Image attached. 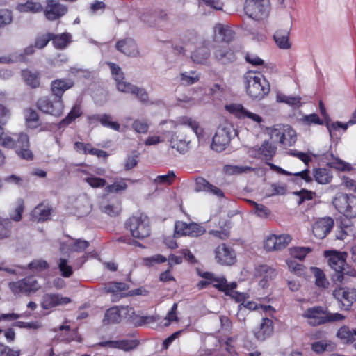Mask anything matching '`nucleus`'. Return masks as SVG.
<instances>
[{"label": "nucleus", "instance_id": "a18cd8bd", "mask_svg": "<svg viewBox=\"0 0 356 356\" xmlns=\"http://www.w3.org/2000/svg\"><path fill=\"white\" fill-rule=\"evenodd\" d=\"M200 77V74L195 71L184 72L180 74L181 81L182 84L186 86H190L197 82Z\"/></svg>", "mask_w": 356, "mask_h": 356}, {"label": "nucleus", "instance_id": "58836bf2", "mask_svg": "<svg viewBox=\"0 0 356 356\" xmlns=\"http://www.w3.org/2000/svg\"><path fill=\"white\" fill-rule=\"evenodd\" d=\"M189 141L186 139L179 138L176 134H173L170 140L171 147L176 149L179 152L184 154L188 150Z\"/></svg>", "mask_w": 356, "mask_h": 356}, {"label": "nucleus", "instance_id": "20e7f679", "mask_svg": "<svg viewBox=\"0 0 356 356\" xmlns=\"http://www.w3.org/2000/svg\"><path fill=\"white\" fill-rule=\"evenodd\" d=\"M125 227L133 237L139 239L148 237L151 233L149 218L143 213L130 217L125 222Z\"/></svg>", "mask_w": 356, "mask_h": 356}, {"label": "nucleus", "instance_id": "f3484780", "mask_svg": "<svg viewBox=\"0 0 356 356\" xmlns=\"http://www.w3.org/2000/svg\"><path fill=\"white\" fill-rule=\"evenodd\" d=\"M97 345L100 347H108L128 352L135 349L139 345V341L136 339L104 341L99 342Z\"/></svg>", "mask_w": 356, "mask_h": 356}, {"label": "nucleus", "instance_id": "c85d7f7f", "mask_svg": "<svg viewBox=\"0 0 356 356\" xmlns=\"http://www.w3.org/2000/svg\"><path fill=\"white\" fill-rule=\"evenodd\" d=\"M51 38L54 47L57 49L66 48L72 42V35L67 32L61 34L51 33Z\"/></svg>", "mask_w": 356, "mask_h": 356}, {"label": "nucleus", "instance_id": "423d86ee", "mask_svg": "<svg viewBox=\"0 0 356 356\" xmlns=\"http://www.w3.org/2000/svg\"><path fill=\"white\" fill-rule=\"evenodd\" d=\"M36 107L39 111L45 114L60 117L63 113L65 106L63 99L55 96H45L38 99Z\"/></svg>", "mask_w": 356, "mask_h": 356}, {"label": "nucleus", "instance_id": "6ab92c4d", "mask_svg": "<svg viewBox=\"0 0 356 356\" xmlns=\"http://www.w3.org/2000/svg\"><path fill=\"white\" fill-rule=\"evenodd\" d=\"M118 90L124 93L136 95L142 103L147 104L149 102V95L146 90L131 83H119Z\"/></svg>", "mask_w": 356, "mask_h": 356}, {"label": "nucleus", "instance_id": "a211bd4d", "mask_svg": "<svg viewBox=\"0 0 356 356\" xmlns=\"http://www.w3.org/2000/svg\"><path fill=\"white\" fill-rule=\"evenodd\" d=\"M70 302L71 299L68 297H63L55 293H47L42 296L41 307L44 309H49L58 305H67Z\"/></svg>", "mask_w": 356, "mask_h": 356}, {"label": "nucleus", "instance_id": "393cba45", "mask_svg": "<svg viewBox=\"0 0 356 356\" xmlns=\"http://www.w3.org/2000/svg\"><path fill=\"white\" fill-rule=\"evenodd\" d=\"M195 191L197 192H207L218 197H224V193L222 192V190L212 185L202 177H199L196 179Z\"/></svg>", "mask_w": 356, "mask_h": 356}, {"label": "nucleus", "instance_id": "1a4fd4ad", "mask_svg": "<svg viewBox=\"0 0 356 356\" xmlns=\"http://www.w3.org/2000/svg\"><path fill=\"white\" fill-rule=\"evenodd\" d=\"M325 252V255L328 257V264L335 271L333 275V280L337 282L343 280V270L346 266V253H340L337 251H331L329 254Z\"/></svg>", "mask_w": 356, "mask_h": 356}, {"label": "nucleus", "instance_id": "4468645a", "mask_svg": "<svg viewBox=\"0 0 356 356\" xmlns=\"http://www.w3.org/2000/svg\"><path fill=\"white\" fill-rule=\"evenodd\" d=\"M67 11V8L60 3L58 0H47L44 15L48 20L54 21L63 16Z\"/></svg>", "mask_w": 356, "mask_h": 356}, {"label": "nucleus", "instance_id": "ea45409f", "mask_svg": "<svg viewBox=\"0 0 356 356\" xmlns=\"http://www.w3.org/2000/svg\"><path fill=\"white\" fill-rule=\"evenodd\" d=\"M312 272L315 277V284L318 287L327 289L330 285V282L325 277L323 271L317 267H312Z\"/></svg>", "mask_w": 356, "mask_h": 356}, {"label": "nucleus", "instance_id": "4be33fe9", "mask_svg": "<svg viewBox=\"0 0 356 356\" xmlns=\"http://www.w3.org/2000/svg\"><path fill=\"white\" fill-rule=\"evenodd\" d=\"M115 47L117 50L128 56L136 57L139 54L136 43L130 38L119 40L116 43Z\"/></svg>", "mask_w": 356, "mask_h": 356}, {"label": "nucleus", "instance_id": "4d7b16f0", "mask_svg": "<svg viewBox=\"0 0 356 356\" xmlns=\"http://www.w3.org/2000/svg\"><path fill=\"white\" fill-rule=\"evenodd\" d=\"M180 123L181 124L189 127L197 137H199L202 134V130L200 128L199 124L191 118H182L180 120Z\"/></svg>", "mask_w": 356, "mask_h": 356}, {"label": "nucleus", "instance_id": "8fccbe9b", "mask_svg": "<svg viewBox=\"0 0 356 356\" xmlns=\"http://www.w3.org/2000/svg\"><path fill=\"white\" fill-rule=\"evenodd\" d=\"M16 134H8L2 133L0 135V145L8 149H14L15 145Z\"/></svg>", "mask_w": 356, "mask_h": 356}, {"label": "nucleus", "instance_id": "473e14b6", "mask_svg": "<svg viewBox=\"0 0 356 356\" xmlns=\"http://www.w3.org/2000/svg\"><path fill=\"white\" fill-rule=\"evenodd\" d=\"M82 114L81 106L76 104L73 106L71 111L68 113L67 116L63 118L58 124V129H63L67 127L70 124L74 122L77 118Z\"/></svg>", "mask_w": 356, "mask_h": 356}, {"label": "nucleus", "instance_id": "f8f14e48", "mask_svg": "<svg viewBox=\"0 0 356 356\" xmlns=\"http://www.w3.org/2000/svg\"><path fill=\"white\" fill-rule=\"evenodd\" d=\"M327 309L321 306H315L307 309L302 314V317L308 319V323L312 326H318L326 323Z\"/></svg>", "mask_w": 356, "mask_h": 356}, {"label": "nucleus", "instance_id": "de8ad7c7", "mask_svg": "<svg viewBox=\"0 0 356 356\" xmlns=\"http://www.w3.org/2000/svg\"><path fill=\"white\" fill-rule=\"evenodd\" d=\"M276 100L278 102L285 103L291 106H299L300 105L301 98L298 96H287L282 93H277Z\"/></svg>", "mask_w": 356, "mask_h": 356}, {"label": "nucleus", "instance_id": "a878e982", "mask_svg": "<svg viewBox=\"0 0 356 356\" xmlns=\"http://www.w3.org/2000/svg\"><path fill=\"white\" fill-rule=\"evenodd\" d=\"M51 208L49 205L39 204L31 213V218L35 222H44L50 218Z\"/></svg>", "mask_w": 356, "mask_h": 356}, {"label": "nucleus", "instance_id": "69168bd1", "mask_svg": "<svg viewBox=\"0 0 356 356\" xmlns=\"http://www.w3.org/2000/svg\"><path fill=\"white\" fill-rule=\"evenodd\" d=\"M133 129L139 134H146L148 131L149 124L145 120H136L132 124Z\"/></svg>", "mask_w": 356, "mask_h": 356}, {"label": "nucleus", "instance_id": "72a5a7b5", "mask_svg": "<svg viewBox=\"0 0 356 356\" xmlns=\"http://www.w3.org/2000/svg\"><path fill=\"white\" fill-rule=\"evenodd\" d=\"M121 312L119 307H113L107 309L103 318L104 325L118 323L121 321Z\"/></svg>", "mask_w": 356, "mask_h": 356}, {"label": "nucleus", "instance_id": "79ce46f5", "mask_svg": "<svg viewBox=\"0 0 356 356\" xmlns=\"http://www.w3.org/2000/svg\"><path fill=\"white\" fill-rule=\"evenodd\" d=\"M340 228L341 231L339 234L337 235V238L338 239L344 240L346 236L354 235V229L352 222L349 219L341 221Z\"/></svg>", "mask_w": 356, "mask_h": 356}, {"label": "nucleus", "instance_id": "5701e85b", "mask_svg": "<svg viewBox=\"0 0 356 356\" xmlns=\"http://www.w3.org/2000/svg\"><path fill=\"white\" fill-rule=\"evenodd\" d=\"M227 109L231 113H234L238 118H248L253 122L261 123L263 122V118L259 115L248 111L241 104H231L227 106Z\"/></svg>", "mask_w": 356, "mask_h": 356}, {"label": "nucleus", "instance_id": "2eb2a0df", "mask_svg": "<svg viewBox=\"0 0 356 356\" xmlns=\"http://www.w3.org/2000/svg\"><path fill=\"white\" fill-rule=\"evenodd\" d=\"M273 322L268 318H262L259 326L252 331L255 339L259 341H266L273 335Z\"/></svg>", "mask_w": 356, "mask_h": 356}, {"label": "nucleus", "instance_id": "5fc2aeb1", "mask_svg": "<svg viewBox=\"0 0 356 356\" xmlns=\"http://www.w3.org/2000/svg\"><path fill=\"white\" fill-rule=\"evenodd\" d=\"M30 143L29 136L24 133L16 134L15 145H14V149L18 150L19 149H23L25 147H29Z\"/></svg>", "mask_w": 356, "mask_h": 356}, {"label": "nucleus", "instance_id": "a19ab883", "mask_svg": "<svg viewBox=\"0 0 356 356\" xmlns=\"http://www.w3.org/2000/svg\"><path fill=\"white\" fill-rule=\"evenodd\" d=\"M24 115L26 122L29 127L35 128L38 126L39 116L35 110L31 108H26L24 111Z\"/></svg>", "mask_w": 356, "mask_h": 356}, {"label": "nucleus", "instance_id": "7ed1b4c3", "mask_svg": "<svg viewBox=\"0 0 356 356\" xmlns=\"http://www.w3.org/2000/svg\"><path fill=\"white\" fill-rule=\"evenodd\" d=\"M277 151V147L270 143L268 140L263 142L261 145L257 148L254 147L250 152V155L254 158L261 159L266 161V165H268L270 170L279 172L282 175H290L291 173L281 168L280 167L268 162L271 161L273 156L275 155Z\"/></svg>", "mask_w": 356, "mask_h": 356}, {"label": "nucleus", "instance_id": "0eeeda50", "mask_svg": "<svg viewBox=\"0 0 356 356\" xmlns=\"http://www.w3.org/2000/svg\"><path fill=\"white\" fill-rule=\"evenodd\" d=\"M245 14L254 20L266 18L270 10V0H245Z\"/></svg>", "mask_w": 356, "mask_h": 356}, {"label": "nucleus", "instance_id": "9b49d317", "mask_svg": "<svg viewBox=\"0 0 356 356\" xmlns=\"http://www.w3.org/2000/svg\"><path fill=\"white\" fill-rule=\"evenodd\" d=\"M9 288L15 294L35 292L40 288V284L33 276L26 277L17 282L9 283Z\"/></svg>", "mask_w": 356, "mask_h": 356}, {"label": "nucleus", "instance_id": "09e8293b", "mask_svg": "<svg viewBox=\"0 0 356 356\" xmlns=\"http://www.w3.org/2000/svg\"><path fill=\"white\" fill-rule=\"evenodd\" d=\"M27 59H26L24 55L22 53L14 52L9 56H4L0 57V63H13L17 62H26Z\"/></svg>", "mask_w": 356, "mask_h": 356}, {"label": "nucleus", "instance_id": "9d476101", "mask_svg": "<svg viewBox=\"0 0 356 356\" xmlns=\"http://www.w3.org/2000/svg\"><path fill=\"white\" fill-rule=\"evenodd\" d=\"M333 296L341 305V309L349 310L356 301V289L354 288L339 287L333 291Z\"/></svg>", "mask_w": 356, "mask_h": 356}, {"label": "nucleus", "instance_id": "6e6552de", "mask_svg": "<svg viewBox=\"0 0 356 356\" xmlns=\"http://www.w3.org/2000/svg\"><path fill=\"white\" fill-rule=\"evenodd\" d=\"M234 135H236V132L232 126L218 127L213 137L211 148L217 152L224 151L229 145L232 136Z\"/></svg>", "mask_w": 356, "mask_h": 356}, {"label": "nucleus", "instance_id": "0e129e2a", "mask_svg": "<svg viewBox=\"0 0 356 356\" xmlns=\"http://www.w3.org/2000/svg\"><path fill=\"white\" fill-rule=\"evenodd\" d=\"M175 178L174 171H169L168 174L159 175L154 179L155 184H171Z\"/></svg>", "mask_w": 356, "mask_h": 356}, {"label": "nucleus", "instance_id": "6e6d98bb", "mask_svg": "<svg viewBox=\"0 0 356 356\" xmlns=\"http://www.w3.org/2000/svg\"><path fill=\"white\" fill-rule=\"evenodd\" d=\"M225 170L226 173L229 175L233 174H241L250 172L254 170V168L249 166H238V165H227L225 166Z\"/></svg>", "mask_w": 356, "mask_h": 356}, {"label": "nucleus", "instance_id": "412c9836", "mask_svg": "<svg viewBox=\"0 0 356 356\" xmlns=\"http://www.w3.org/2000/svg\"><path fill=\"white\" fill-rule=\"evenodd\" d=\"M68 237L72 241L71 242H63L60 243V250L62 252H82L85 251L89 246V242L86 240L81 238L73 239L72 238Z\"/></svg>", "mask_w": 356, "mask_h": 356}, {"label": "nucleus", "instance_id": "bf43d9fd", "mask_svg": "<svg viewBox=\"0 0 356 356\" xmlns=\"http://www.w3.org/2000/svg\"><path fill=\"white\" fill-rule=\"evenodd\" d=\"M312 251L309 248L305 247H295L290 249L291 255L299 260H303L306 255Z\"/></svg>", "mask_w": 356, "mask_h": 356}, {"label": "nucleus", "instance_id": "13d9d810", "mask_svg": "<svg viewBox=\"0 0 356 356\" xmlns=\"http://www.w3.org/2000/svg\"><path fill=\"white\" fill-rule=\"evenodd\" d=\"M58 266L63 277H70L73 274L72 267L67 264L66 259L60 258Z\"/></svg>", "mask_w": 356, "mask_h": 356}, {"label": "nucleus", "instance_id": "dca6fc26", "mask_svg": "<svg viewBox=\"0 0 356 356\" xmlns=\"http://www.w3.org/2000/svg\"><path fill=\"white\" fill-rule=\"evenodd\" d=\"M334 224V220L330 217L318 219L315 222L312 227L314 235L317 238H324L330 232Z\"/></svg>", "mask_w": 356, "mask_h": 356}, {"label": "nucleus", "instance_id": "e2e57ef3", "mask_svg": "<svg viewBox=\"0 0 356 356\" xmlns=\"http://www.w3.org/2000/svg\"><path fill=\"white\" fill-rule=\"evenodd\" d=\"M250 204L254 206L255 213L260 218H266L270 214V210L264 204H257L254 201L249 200Z\"/></svg>", "mask_w": 356, "mask_h": 356}, {"label": "nucleus", "instance_id": "774afa93", "mask_svg": "<svg viewBox=\"0 0 356 356\" xmlns=\"http://www.w3.org/2000/svg\"><path fill=\"white\" fill-rule=\"evenodd\" d=\"M167 259L161 254H156L143 259V263L147 266H152L154 264L165 262Z\"/></svg>", "mask_w": 356, "mask_h": 356}, {"label": "nucleus", "instance_id": "2f4dec72", "mask_svg": "<svg viewBox=\"0 0 356 356\" xmlns=\"http://www.w3.org/2000/svg\"><path fill=\"white\" fill-rule=\"evenodd\" d=\"M167 16L165 11L161 10H154L144 12L141 15V19L149 26H153L157 19H163Z\"/></svg>", "mask_w": 356, "mask_h": 356}, {"label": "nucleus", "instance_id": "4c0bfd02", "mask_svg": "<svg viewBox=\"0 0 356 356\" xmlns=\"http://www.w3.org/2000/svg\"><path fill=\"white\" fill-rule=\"evenodd\" d=\"M315 180L321 184H326L332 179V172L327 168H316L314 170Z\"/></svg>", "mask_w": 356, "mask_h": 356}, {"label": "nucleus", "instance_id": "c756f323", "mask_svg": "<svg viewBox=\"0 0 356 356\" xmlns=\"http://www.w3.org/2000/svg\"><path fill=\"white\" fill-rule=\"evenodd\" d=\"M216 38L225 42H229L234 39V32L228 26L218 24L214 28Z\"/></svg>", "mask_w": 356, "mask_h": 356}, {"label": "nucleus", "instance_id": "603ef678", "mask_svg": "<svg viewBox=\"0 0 356 356\" xmlns=\"http://www.w3.org/2000/svg\"><path fill=\"white\" fill-rule=\"evenodd\" d=\"M204 232L205 229L195 222L187 224L186 236L197 237L202 235Z\"/></svg>", "mask_w": 356, "mask_h": 356}, {"label": "nucleus", "instance_id": "c9c22d12", "mask_svg": "<svg viewBox=\"0 0 356 356\" xmlns=\"http://www.w3.org/2000/svg\"><path fill=\"white\" fill-rule=\"evenodd\" d=\"M210 51L209 48L204 45L198 47L191 54L192 60L198 64H203L209 58Z\"/></svg>", "mask_w": 356, "mask_h": 356}, {"label": "nucleus", "instance_id": "ddd939ff", "mask_svg": "<svg viewBox=\"0 0 356 356\" xmlns=\"http://www.w3.org/2000/svg\"><path fill=\"white\" fill-rule=\"evenodd\" d=\"M215 259L221 265L230 266L236 261V253L230 246L225 243L219 245L214 251Z\"/></svg>", "mask_w": 356, "mask_h": 356}, {"label": "nucleus", "instance_id": "338daca9", "mask_svg": "<svg viewBox=\"0 0 356 356\" xmlns=\"http://www.w3.org/2000/svg\"><path fill=\"white\" fill-rule=\"evenodd\" d=\"M101 211L110 216H117L120 211V208L118 205H113V204H102L100 206Z\"/></svg>", "mask_w": 356, "mask_h": 356}, {"label": "nucleus", "instance_id": "b1692460", "mask_svg": "<svg viewBox=\"0 0 356 356\" xmlns=\"http://www.w3.org/2000/svg\"><path fill=\"white\" fill-rule=\"evenodd\" d=\"M88 120L90 123L99 122L103 127L111 129L115 131H119L120 125L117 122L113 121V117L109 114H95L88 116Z\"/></svg>", "mask_w": 356, "mask_h": 356}, {"label": "nucleus", "instance_id": "bb28decb", "mask_svg": "<svg viewBox=\"0 0 356 356\" xmlns=\"http://www.w3.org/2000/svg\"><path fill=\"white\" fill-rule=\"evenodd\" d=\"M270 135L271 138H275L279 141L280 143L284 146H291L294 144V138L287 139L286 138L285 126L275 125L270 129Z\"/></svg>", "mask_w": 356, "mask_h": 356}, {"label": "nucleus", "instance_id": "cd10ccee", "mask_svg": "<svg viewBox=\"0 0 356 356\" xmlns=\"http://www.w3.org/2000/svg\"><path fill=\"white\" fill-rule=\"evenodd\" d=\"M214 56L222 64H227L236 60L234 51L227 46L217 48L214 52Z\"/></svg>", "mask_w": 356, "mask_h": 356}, {"label": "nucleus", "instance_id": "f257e3e1", "mask_svg": "<svg viewBox=\"0 0 356 356\" xmlns=\"http://www.w3.org/2000/svg\"><path fill=\"white\" fill-rule=\"evenodd\" d=\"M243 79L246 92L252 99L260 100L269 93L270 84L259 72L248 71L244 74Z\"/></svg>", "mask_w": 356, "mask_h": 356}, {"label": "nucleus", "instance_id": "49530a36", "mask_svg": "<svg viewBox=\"0 0 356 356\" xmlns=\"http://www.w3.org/2000/svg\"><path fill=\"white\" fill-rule=\"evenodd\" d=\"M108 65L111 71L112 76L116 81L117 88L118 89L119 83H129V82L124 81V73L121 68L113 63H108Z\"/></svg>", "mask_w": 356, "mask_h": 356}, {"label": "nucleus", "instance_id": "e433bc0d", "mask_svg": "<svg viewBox=\"0 0 356 356\" xmlns=\"http://www.w3.org/2000/svg\"><path fill=\"white\" fill-rule=\"evenodd\" d=\"M337 336L344 343L350 344L355 341V329L350 330L348 326L343 325L340 327L337 333Z\"/></svg>", "mask_w": 356, "mask_h": 356}, {"label": "nucleus", "instance_id": "052dcab7", "mask_svg": "<svg viewBox=\"0 0 356 356\" xmlns=\"http://www.w3.org/2000/svg\"><path fill=\"white\" fill-rule=\"evenodd\" d=\"M84 181L92 188H102L105 186L106 184L104 179L95 177L92 175L86 177Z\"/></svg>", "mask_w": 356, "mask_h": 356}, {"label": "nucleus", "instance_id": "c03bdc74", "mask_svg": "<svg viewBox=\"0 0 356 356\" xmlns=\"http://www.w3.org/2000/svg\"><path fill=\"white\" fill-rule=\"evenodd\" d=\"M127 288L126 283L111 282L105 285L104 289L106 293H113V296H115L118 292L124 291L127 290Z\"/></svg>", "mask_w": 356, "mask_h": 356}, {"label": "nucleus", "instance_id": "f704fd0d", "mask_svg": "<svg viewBox=\"0 0 356 356\" xmlns=\"http://www.w3.org/2000/svg\"><path fill=\"white\" fill-rule=\"evenodd\" d=\"M289 35V31L287 30H279L274 34L275 42L280 49H288L291 47Z\"/></svg>", "mask_w": 356, "mask_h": 356}, {"label": "nucleus", "instance_id": "7c9ffc66", "mask_svg": "<svg viewBox=\"0 0 356 356\" xmlns=\"http://www.w3.org/2000/svg\"><path fill=\"white\" fill-rule=\"evenodd\" d=\"M21 75L22 79L26 85L32 88H37L40 84V73L37 71L33 72L28 69L22 70Z\"/></svg>", "mask_w": 356, "mask_h": 356}, {"label": "nucleus", "instance_id": "39448f33", "mask_svg": "<svg viewBox=\"0 0 356 356\" xmlns=\"http://www.w3.org/2000/svg\"><path fill=\"white\" fill-rule=\"evenodd\" d=\"M332 204L335 209L346 218L350 219L356 218V196L343 193H337Z\"/></svg>", "mask_w": 356, "mask_h": 356}, {"label": "nucleus", "instance_id": "37998d69", "mask_svg": "<svg viewBox=\"0 0 356 356\" xmlns=\"http://www.w3.org/2000/svg\"><path fill=\"white\" fill-rule=\"evenodd\" d=\"M17 10L21 13H37L42 10V6L38 3L27 1L24 3L18 4Z\"/></svg>", "mask_w": 356, "mask_h": 356}, {"label": "nucleus", "instance_id": "864d4df0", "mask_svg": "<svg viewBox=\"0 0 356 356\" xmlns=\"http://www.w3.org/2000/svg\"><path fill=\"white\" fill-rule=\"evenodd\" d=\"M275 251L281 250L285 248L291 241L292 238L289 234H275Z\"/></svg>", "mask_w": 356, "mask_h": 356}, {"label": "nucleus", "instance_id": "680f3d73", "mask_svg": "<svg viewBox=\"0 0 356 356\" xmlns=\"http://www.w3.org/2000/svg\"><path fill=\"white\" fill-rule=\"evenodd\" d=\"M127 187L124 180L122 179L118 181L114 182L113 184L108 185L105 188L106 193H118L121 191H124Z\"/></svg>", "mask_w": 356, "mask_h": 356}, {"label": "nucleus", "instance_id": "f03ea898", "mask_svg": "<svg viewBox=\"0 0 356 356\" xmlns=\"http://www.w3.org/2000/svg\"><path fill=\"white\" fill-rule=\"evenodd\" d=\"M200 276L215 281L216 283L213 284V286L216 289L224 292L225 295L231 296L237 302H244L247 298L245 293L234 291L237 286L235 282L229 284L225 277H216L213 273L209 272H204L200 274Z\"/></svg>", "mask_w": 356, "mask_h": 356}, {"label": "nucleus", "instance_id": "3c124183", "mask_svg": "<svg viewBox=\"0 0 356 356\" xmlns=\"http://www.w3.org/2000/svg\"><path fill=\"white\" fill-rule=\"evenodd\" d=\"M12 228L11 220L8 218H3L0 216V239L10 236Z\"/></svg>", "mask_w": 356, "mask_h": 356}, {"label": "nucleus", "instance_id": "aec40b11", "mask_svg": "<svg viewBox=\"0 0 356 356\" xmlns=\"http://www.w3.org/2000/svg\"><path fill=\"white\" fill-rule=\"evenodd\" d=\"M74 81L70 79H58L51 81L50 87L53 96L63 99L64 92L73 87Z\"/></svg>", "mask_w": 356, "mask_h": 356}]
</instances>
